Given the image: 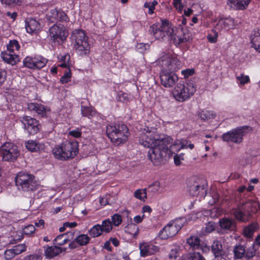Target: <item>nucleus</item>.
<instances>
[{
    "instance_id": "4",
    "label": "nucleus",
    "mask_w": 260,
    "mask_h": 260,
    "mask_svg": "<svg viewBox=\"0 0 260 260\" xmlns=\"http://www.w3.org/2000/svg\"><path fill=\"white\" fill-rule=\"evenodd\" d=\"M33 175L19 172L15 177L16 185L19 190L23 191H33L36 190L39 184Z\"/></svg>"
},
{
    "instance_id": "41",
    "label": "nucleus",
    "mask_w": 260,
    "mask_h": 260,
    "mask_svg": "<svg viewBox=\"0 0 260 260\" xmlns=\"http://www.w3.org/2000/svg\"><path fill=\"white\" fill-rule=\"evenodd\" d=\"M185 221L186 219L184 218H179L170 222L178 232L183 226Z\"/></svg>"
},
{
    "instance_id": "27",
    "label": "nucleus",
    "mask_w": 260,
    "mask_h": 260,
    "mask_svg": "<svg viewBox=\"0 0 260 260\" xmlns=\"http://www.w3.org/2000/svg\"><path fill=\"white\" fill-rule=\"evenodd\" d=\"M211 251L215 257L223 256L225 254L222 244L219 241H214L213 242L211 246Z\"/></svg>"
},
{
    "instance_id": "28",
    "label": "nucleus",
    "mask_w": 260,
    "mask_h": 260,
    "mask_svg": "<svg viewBox=\"0 0 260 260\" xmlns=\"http://www.w3.org/2000/svg\"><path fill=\"white\" fill-rule=\"evenodd\" d=\"M25 28L27 32L31 34L39 28V24L33 18H27L25 20Z\"/></svg>"
},
{
    "instance_id": "23",
    "label": "nucleus",
    "mask_w": 260,
    "mask_h": 260,
    "mask_svg": "<svg viewBox=\"0 0 260 260\" xmlns=\"http://www.w3.org/2000/svg\"><path fill=\"white\" fill-rule=\"evenodd\" d=\"M140 250L141 255L145 257L154 254L158 250V247L144 243L140 244Z\"/></svg>"
},
{
    "instance_id": "18",
    "label": "nucleus",
    "mask_w": 260,
    "mask_h": 260,
    "mask_svg": "<svg viewBox=\"0 0 260 260\" xmlns=\"http://www.w3.org/2000/svg\"><path fill=\"white\" fill-rule=\"evenodd\" d=\"M119 128H121L120 132L117 133L116 135L113 134L115 138L112 142L116 145L125 143L127 140L129 134L128 129L126 125L123 124L119 125Z\"/></svg>"
},
{
    "instance_id": "26",
    "label": "nucleus",
    "mask_w": 260,
    "mask_h": 260,
    "mask_svg": "<svg viewBox=\"0 0 260 260\" xmlns=\"http://www.w3.org/2000/svg\"><path fill=\"white\" fill-rule=\"evenodd\" d=\"M27 109L30 111L35 112L42 116L45 115L46 112V108L43 105L36 103L28 104Z\"/></svg>"
},
{
    "instance_id": "50",
    "label": "nucleus",
    "mask_w": 260,
    "mask_h": 260,
    "mask_svg": "<svg viewBox=\"0 0 260 260\" xmlns=\"http://www.w3.org/2000/svg\"><path fill=\"white\" fill-rule=\"evenodd\" d=\"M236 79L239 81V83L244 85L249 81V78L248 76H244L243 74H240L236 77Z\"/></svg>"
},
{
    "instance_id": "52",
    "label": "nucleus",
    "mask_w": 260,
    "mask_h": 260,
    "mask_svg": "<svg viewBox=\"0 0 260 260\" xmlns=\"http://www.w3.org/2000/svg\"><path fill=\"white\" fill-rule=\"evenodd\" d=\"M190 260H205L204 257L199 252H193L189 254Z\"/></svg>"
},
{
    "instance_id": "54",
    "label": "nucleus",
    "mask_w": 260,
    "mask_h": 260,
    "mask_svg": "<svg viewBox=\"0 0 260 260\" xmlns=\"http://www.w3.org/2000/svg\"><path fill=\"white\" fill-rule=\"evenodd\" d=\"M69 21V18L68 17L67 15L61 10H59V16H58V21L60 22H68Z\"/></svg>"
},
{
    "instance_id": "9",
    "label": "nucleus",
    "mask_w": 260,
    "mask_h": 260,
    "mask_svg": "<svg viewBox=\"0 0 260 260\" xmlns=\"http://www.w3.org/2000/svg\"><path fill=\"white\" fill-rule=\"evenodd\" d=\"M259 208L260 205L258 203L248 202L239 209L235 210L233 212V215L237 220L245 221L246 218V213L256 212Z\"/></svg>"
},
{
    "instance_id": "40",
    "label": "nucleus",
    "mask_w": 260,
    "mask_h": 260,
    "mask_svg": "<svg viewBox=\"0 0 260 260\" xmlns=\"http://www.w3.org/2000/svg\"><path fill=\"white\" fill-rule=\"evenodd\" d=\"M20 46L18 41L16 40H10L9 44L7 45V49L8 52L14 53L15 50H18Z\"/></svg>"
},
{
    "instance_id": "64",
    "label": "nucleus",
    "mask_w": 260,
    "mask_h": 260,
    "mask_svg": "<svg viewBox=\"0 0 260 260\" xmlns=\"http://www.w3.org/2000/svg\"><path fill=\"white\" fill-rule=\"evenodd\" d=\"M64 226L66 227H70V228H74L77 225V223L76 222H67L64 223Z\"/></svg>"
},
{
    "instance_id": "5",
    "label": "nucleus",
    "mask_w": 260,
    "mask_h": 260,
    "mask_svg": "<svg viewBox=\"0 0 260 260\" xmlns=\"http://www.w3.org/2000/svg\"><path fill=\"white\" fill-rule=\"evenodd\" d=\"M72 38L75 40L74 48L80 55H85L89 52L90 46L84 31L75 30L73 33Z\"/></svg>"
},
{
    "instance_id": "60",
    "label": "nucleus",
    "mask_w": 260,
    "mask_h": 260,
    "mask_svg": "<svg viewBox=\"0 0 260 260\" xmlns=\"http://www.w3.org/2000/svg\"><path fill=\"white\" fill-rule=\"evenodd\" d=\"M218 35L217 32H215L214 36H212L211 35H208L207 36V38L208 41L212 43H214L217 41V38Z\"/></svg>"
},
{
    "instance_id": "21",
    "label": "nucleus",
    "mask_w": 260,
    "mask_h": 260,
    "mask_svg": "<svg viewBox=\"0 0 260 260\" xmlns=\"http://www.w3.org/2000/svg\"><path fill=\"white\" fill-rule=\"evenodd\" d=\"M236 25L237 23L233 18H228L220 19L215 28L218 30H221L233 28Z\"/></svg>"
},
{
    "instance_id": "19",
    "label": "nucleus",
    "mask_w": 260,
    "mask_h": 260,
    "mask_svg": "<svg viewBox=\"0 0 260 260\" xmlns=\"http://www.w3.org/2000/svg\"><path fill=\"white\" fill-rule=\"evenodd\" d=\"M178 232L176 227L170 222L159 232V237L162 239H167L174 237Z\"/></svg>"
},
{
    "instance_id": "24",
    "label": "nucleus",
    "mask_w": 260,
    "mask_h": 260,
    "mask_svg": "<svg viewBox=\"0 0 260 260\" xmlns=\"http://www.w3.org/2000/svg\"><path fill=\"white\" fill-rule=\"evenodd\" d=\"M1 57L6 62L12 65L16 64L19 60V56L13 52H2Z\"/></svg>"
},
{
    "instance_id": "63",
    "label": "nucleus",
    "mask_w": 260,
    "mask_h": 260,
    "mask_svg": "<svg viewBox=\"0 0 260 260\" xmlns=\"http://www.w3.org/2000/svg\"><path fill=\"white\" fill-rule=\"evenodd\" d=\"M144 216V215H143L142 216H141L140 215H137V216H135L134 218V221L136 223H141L142 221Z\"/></svg>"
},
{
    "instance_id": "62",
    "label": "nucleus",
    "mask_w": 260,
    "mask_h": 260,
    "mask_svg": "<svg viewBox=\"0 0 260 260\" xmlns=\"http://www.w3.org/2000/svg\"><path fill=\"white\" fill-rule=\"evenodd\" d=\"M6 73L5 71H0V85L6 80Z\"/></svg>"
},
{
    "instance_id": "44",
    "label": "nucleus",
    "mask_w": 260,
    "mask_h": 260,
    "mask_svg": "<svg viewBox=\"0 0 260 260\" xmlns=\"http://www.w3.org/2000/svg\"><path fill=\"white\" fill-rule=\"evenodd\" d=\"M56 244L61 246L70 241V239L66 237V235L63 234L58 236L54 240Z\"/></svg>"
},
{
    "instance_id": "42",
    "label": "nucleus",
    "mask_w": 260,
    "mask_h": 260,
    "mask_svg": "<svg viewBox=\"0 0 260 260\" xmlns=\"http://www.w3.org/2000/svg\"><path fill=\"white\" fill-rule=\"evenodd\" d=\"M101 225L103 232L109 233L112 230V222L109 219L103 221L102 224Z\"/></svg>"
},
{
    "instance_id": "1",
    "label": "nucleus",
    "mask_w": 260,
    "mask_h": 260,
    "mask_svg": "<svg viewBox=\"0 0 260 260\" xmlns=\"http://www.w3.org/2000/svg\"><path fill=\"white\" fill-rule=\"evenodd\" d=\"M155 129L149 130L147 128L146 133H142L139 137V143L145 147L150 148L148 156L154 165L158 166L164 158L166 143L171 140V137L165 135H158L155 133Z\"/></svg>"
},
{
    "instance_id": "57",
    "label": "nucleus",
    "mask_w": 260,
    "mask_h": 260,
    "mask_svg": "<svg viewBox=\"0 0 260 260\" xmlns=\"http://www.w3.org/2000/svg\"><path fill=\"white\" fill-rule=\"evenodd\" d=\"M35 230V228L34 225L30 224L26 226L23 229V233L25 235H29L32 233Z\"/></svg>"
},
{
    "instance_id": "35",
    "label": "nucleus",
    "mask_w": 260,
    "mask_h": 260,
    "mask_svg": "<svg viewBox=\"0 0 260 260\" xmlns=\"http://www.w3.org/2000/svg\"><path fill=\"white\" fill-rule=\"evenodd\" d=\"M258 224L257 223H251L246 227L244 230V234L247 237H251L253 233L258 229Z\"/></svg>"
},
{
    "instance_id": "15",
    "label": "nucleus",
    "mask_w": 260,
    "mask_h": 260,
    "mask_svg": "<svg viewBox=\"0 0 260 260\" xmlns=\"http://www.w3.org/2000/svg\"><path fill=\"white\" fill-rule=\"evenodd\" d=\"M192 39L191 33L186 27L179 24L177 28V32L174 39L176 43L179 44L189 41Z\"/></svg>"
},
{
    "instance_id": "32",
    "label": "nucleus",
    "mask_w": 260,
    "mask_h": 260,
    "mask_svg": "<svg viewBox=\"0 0 260 260\" xmlns=\"http://www.w3.org/2000/svg\"><path fill=\"white\" fill-rule=\"evenodd\" d=\"M119 125H109L107 126L106 133L108 137L111 139V141L113 140L115 137L113 134H117V133L120 132L121 128H119Z\"/></svg>"
},
{
    "instance_id": "13",
    "label": "nucleus",
    "mask_w": 260,
    "mask_h": 260,
    "mask_svg": "<svg viewBox=\"0 0 260 260\" xmlns=\"http://www.w3.org/2000/svg\"><path fill=\"white\" fill-rule=\"evenodd\" d=\"M205 182L197 177H191L188 180L187 188L188 192L192 196H197L205 189Z\"/></svg>"
},
{
    "instance_id": "2",
    "label": "nucleus",
    "mask_w": 260,
    "mask_h": 260,
    "mask_svg": "<svg viewBox=\"0 0 260 260\" xmlns=\"http://www.w3.org/2000/svg\"><path fill=\"white\" fill-rule=\"evenodd\" d=\"M78 143L77 141H66L60 145L55 147L52 153L55 158L67 160L74 158L78 153Z\"/></svg>"
},
{
    "instance_id": "46",
    "label": "nucleus",
    "mask_w": 260,
    "mask_h": 260,
    "mask_svg": "<svg viewBox=\"0 0 260 260\" xmlns=\"http://www.w3.org/2000/svg\"><path fill=\"white\" fill-rule=\"evenodd\" d=\"M146 189H137L134 192V196L137 199L142 200L147 198Z\"/></svg>"
},
{
    "instance_id": "37",
    "label": "nucleus",
    "mask_w": 260,
    "mask_h": 260,
    "mask_svg": "<svg viewBox=\"0 0 260 260\" xmlns=\"http://www.w3.org/2000/svg\"><path fill=\"white\" fill-rule=\"evenodd\" d=\"M103 233L102 229H101V225L99 224H97L94 225L89 231V235L93 238H95L100 236Z\"/></svg>"
},
{
    "instance_id": "8",
    "label": "nucleus",
    "mask_w": 260,
    "mask_h": 260,
    "mask_svg": "<svg viewBox=\"0 0 260 260\" xmlns=\"http://www.w3.org/2000/svg\"><path fill=\"white\" fill-rule=\"evenodd\" d=\"M251 130V127L248 126H239L223 134L222 139L225 142L240 143L243 140L244 135Z\"/></svg>"
},
{
    "instance_id": "51",
    "label": "nucleus",
    "mask_w": 260,
    "mask_h": 260,
    "mask_svg": "<svg viewBox=\"0 0 260 260\" xmlns=\"http://www.w3.org/2000/svg\"><path fill=\"white\" fill-rule=\"evenodd\" d=\"M4 255L5 259L7 260H11L16 256L15 252H14L12 248L6 250Z\"/></svg>"
},
{
    "instance_id": "59",
    "label": "nucleus",
    "mask_w": 260,
    "mask_h": 260,
    "mask_svg": "<svg viewBox=\"0 0 260 260\" xmlns=\"http://www.w3.org/2000/svg\"><path fill=\"white\" fill-rule=\"evenodd\" d=\"M69 134L73 137L79 138L81 136V132L79 129H77L70 131Z\"/></svg>"
},
{
    "instance_id": "53",
    "label": "nucleus",
    "mask_w": 260,
    "mask_h": 260,
    "mask_svg": "<svg viewBox=\"0 0 260 260\" xmlns=\"http://www.w3.org/2000/svg\"><path fill=\"white\" fill-rule=\"evenodd\" d=\"M71 73L70 70L66 72L63 76L60 78V82L62 83H66L70 81Z\"/></svg>"
},
{
    "instance_id": "12",
    "label": "nucleus",
    "mask_w": 260,
    "mask_h": 260,
    "mask_svg": "<svg viewBox=\"0 0 260 260\" xmlns=\"http://www.w3.org/2000/svg\"><path fill=\"white\" fill-rule=\"evenodd\" d=\"M256 246H260V234H258L256 237L255 241L253 244L252 251H247L246 252L245 248L244 246L240 244L235 246L233 250L234 258L236 259H241L245 256L248 258L252 257L255 254Z\"/></svg>"
},
{
    "instance_id": "34",
    "label": "nucleus",
    "mask_w": 260,
    "mask_h": 260,
    "mask_svg": "<svg viewBox=\"0 0 260 260\" xmlns=\"http://www.w3.org/2000/svg\"><path fill=\"white\" fill-rule=\"evenodd\" d=\"M125 231L133 235L134 238H136L139 234V228L136 224L133 223H131L126 226Z\"/></svg>"
},
{
    "instance_id": "61",
    "label": "nucleus",
    "mask_w": 260,
    "mask_h": 260,
    "mask_svg": "<svg viewBox=\"0 0 260 260\" xmlns=\"http://www.w3.org/2000/svg\"><path fill=\"white\" fill-rule=\"evenodd\" d=\"M144 7L149 9L148 13L152 14L153 13V10L155 9L154 7L151 4V3L146 2L144 4Z\"/></svg>"
},
{
    "instance_id": "39",
    "label": "nucleus",
    "mask_w": 260,
    "mask_h": 260,
    "mask_svg": "<svg viewBox=\"0 0 260 260\" xmlns=\"http://www.w3.org/2000/svg\"><path fill=\"white\" fill-rule=\"evenodd\" d=\"M3 5L10 8L20 6L23 0H0Z\"/></svg>"
},
{
    "instance_id": "55",
    "label": "nucleus",
    "mask_w": 260,
    "mask_h": 260,
    "mask_svg": "<svg viewBox=\"0 0 260 260\" xmlns=\"http://www.w3.org/2000/svg\"><path fill=\"white\" fill-rule=\"evenodd\" d=\"M216 228V223L214 222L210 221L206 225L205 232L210 233L215 230Z\"/></svg>"
},
{
    "instance_id": "38",
    "label": "nucleus",
    "mask_w": 260,
    "mask_h": 260,
    "mask_svg": "<svg viewBox=\"0 0 260 260\" xmlns=\"http://www.w3.org/2000/svg\"><path fill=\"white\" fill-rule=\"evenodd\" d=\"M90 239V238L87 235L81 234L75 238V241L79 245L83 246L87 245Z\"/></svg>"
},
{
    "instance_id": "11",
    "label": "nucleus",
    "mask_w": 260,
    "mask_h": 260,
    "mask_svg": "<svg viewBox=\"0 0 260 260\" xmlns=\"http://www.w3.org/2000/svg\"><path fill=\"white\" fill-rule=\"evenodd\" d=\"M49 36L51 41L60 44L66 40L68 32L63 25L54 24L50 28Z\"/></svg>"
},
{
    "instance_id": "43",
    "label": "nucleus",
    "mask_w": 260,
    "mask_h": 260,
    "mask_svg": "<svg viewBox=\"0 0 260 260\" xmlns=\"http://www.w3.org/2000/svg\"><path fill=\"white\" fill-rule=\"evenodd\" d=\"M81 113L83 116L89 117L94 114V111L92 108L88 106H81Z\"/></svg>"
},
{
    "instance_id": "48",
    "label": "nucleus",
    "mask_w": 260,
    "mask_h": 260,
    "mask_svg": "<svg viewBox=\"0 0 260 260\" xmlns=\"http://www.w3.org/2000/svg\"><path fill=\"white\" fill-rule=\"evenodd\" d=\"M133 96L126 93H121L118 95V100L123 103L129 102L132 100Z\"/></svg>"
},
{
    "instance_id": "10",
    "label": "nucleus",
    "mask_w": 260,
    "mask_h": 260,
    "mask_svg": "<svg viewBox=\"0 0 260 260\" xmlns=\"http://www.w3.org/2000/svg\"><path fill=\"white\" fill-rule=\"evenodd\" d=\"M0 155L5 161H13L19 155L17 146L10 142L4 143L0 148Z\"/></svg>"
},
{
    "instance_id": "3",
    "label": "nucleus",
    "mask_w": 260,
    "mask_h": 260,
    "mask_svg": "<svg viewBox=\"0 0 260 260\" xmlns=\"http://www.w3.org/2000/svg\"><path fill=\"white\" fill-rule=\"evenodd\" d=\"M196 91V87L192 81L178 83L173 91L175 99L179 102H184L191 97Z\"/></svg>"
},
{
    "instance_id": "33",
    "label": "nucleus",
    "mask_w": 260,
    "mask_h": 260,
    "mask_svg": "<svg viewBox=\"0 0 260 260\" xmlns=\"http://www.w3.org/2000/svg\"><path fill=\"white\" fill-rule=\"evenodd\" d=\"M198 115L203 121H206L214 118L216 114L212 111L202 110L198 112Z\"/></svg>"
},
{
    "instance_id": "45",
    "label": "nucleus",
    "mask_w": 260,
    "mask_h": 260,
    "mask_svg": "<svg viewBox=\"0 0 260 260\" xmlns=\"http://www.w3.org/2000/svg\"><path fill=\"white\" fill-rule=\"evenodd\" d=\"M59 11V10L57 9L50 10L48 15L50 21L52 22H54L55 21H58Z\"/></svg>"
},
{
    "instance_id": "58",
    "label": "nucleus",
    "mask_w": 260,
    "mask_h": 260,
    "mask_svg": "<svg viewBox=\"0 0 260 260\" xmlns=\"http://www.w3.org/2000/svg\"><path fill=\"white\" fill-rule=\"evenodd\" d=\"M181 73L184 76V77L185 78H187L189 76L192 75L194 74V71L193 69H188L182 70Z\"/></svg>"
},
{
    "instance_id": "14",
    "label": "nucleus",
    "mask_w": 260,
    "mask_h": 260,
    "mask_svg": "<svg viewBox=\"0 0 260 260\" xmlns=\"http://www.w3.org/2000/svg\"><path fill=\"white\" fill-rule=\"evenodd\" d=\"M47 60L42 56L37 57H31L27 56L23 60V64L25 67L31 69H40L44 67Z\"/></svg>"
},
{
    "instance_id": "31",
    "label": "nucleus",
    "mask_w": 260,
    "mask_h": 260,
    "mask_svg": "<svg viewBox=\"0 0 260 260\" xmlns=\"http://www.w3.org/2000/svg\"><path fill=\"white\" fill-rule=\"evenodd\" d=\"M230 6L234 9L243 10L248 5L249 2L246 0H229Z\"/></svg>"
},
{
    "instance_id": "47",
    "label": "nucleus",
    "mask_w": 260,
    "mask_h": 260,
    "mask_svg": "<svg viewBox=\"0 0 260 260\" xmlns=\"http://www.w3.org/2000/svg\"><path fill=\"white\" fill-rule=\"evenodd\" d=\"M26 247L25 244H18L13 247L12 249L16 255H18L26 250Z\"/></svg>"
},
{
    "instance_id": "6",
    "label": "nucleus",
    "mask_w": 260,
    "mask_h": 260,
    "mask_svg": "<svg viewBox=\"0 0 260 260\" xmlns=\"http://www.w3.org/2000/svg\"><path fill=\"white\" fill-rule=\"evenodd\" d=\"M156 39H163L165 37L173 36L174 29L167 20H163L161 23H155L151 25L149 30Z\"/></svg>"
},
{
    "instance_id": "36",
    "label": "nucleus",
    "mask_w": 260,
    "mask_h": 260,
    "mask_svg": "<svg viewBox=\"0 0 260 260\" xmlns=\"http://www.w3.org/2000/svg\"><path fill=\"white\" fill-rule=\"evenodd\" d=\"M187 243L193 249H199L201 248L200 240L198 237L191 236L187 240Z\"/></svg>"
},
{
    "instance_id": "30",
    "label": "nucleus",
    "mask_w": 260,
    "mask_h": 260,
    "mask_svg": "<svg viewBox=\"0 0 260 260\" xmlns=\"http://www.w3.org/2000/svg\"><path fill=\"white\" fill-rule=\"evenodd\" d=\"M62 252L61 248L56 246L48 247L45 250V256L49 258L53 257Z\"/></svg>"
},
{
    "instance_id": "20",
    "label": "nucleus",
    "mask_w": 260,
    "mask_h": 260,
    "mask_svg": "<svg viewBox=\"0 0 260 260\" xmlns=\"http://www.w3.org/2000/svg\"><path fill=\"white\" fill-rule=\"evenodd\" d=\"M172 138H171L170 141L167 143H165V145L167 151H166V154L164 155V158L167 155L169 157H170L173 154H175L176 152H178V151L181 149V147H185V146L184 145H181V141L177 140L175 141L173 144L171 145L169 148L168 145L171 144V143L172 142Z\"/></svg>"
},
{
    "instance_id": "56",
    "label": "nucleus",
    "mask_w": 260,
    "mask_h": 260,
    "mask_svg": "<svg viewBox=\"0 0 260 260\" xmlns=\"http://www.w3.org/2000/svg\"><path fill=\"white\" fill-rule=\"evenodd\" d=\"M174 7L178 10L180 12H181L183 7L181 0H173Z\"/></svg>"
},
{
    "instance_id": "25",
    "label": "nucleus",
    "mask_w": 260,
    "mask_h": 260,
    "mask_svg": "<svg viewBox=\"0 0 260 260\" xmlns=\"http://www.w3.org/2000/svg\"><path fill=\"white\" fill-rule=\"evenodd\" d=\"M26 148L31 152H36L42 150L45 146L43 143H40L36 141L28 140L25 142Z\"/></svg>"
},
{
    "instance_id": "29",
    "label": "nucleus",
    "mask_w": 260,
    "mask_h": 260,
    "mask_svg": "<svg viewBox=\"0 0 260 260\" xmlns=\"http://www.w3.org/2000/svg\"><path fill=\"white\" fill-rule=\"evenodd\" d=\"M251 43L252 44V47L255 48L256 50L258 52V49L260 47L259 40H260V32H259V29H254L250 37Z\"/></svg>"
},
{
    "instance_id": "22",
    "label": "nucleus",
    "mask_w": 260,
    "mask_h": 260,
    "mask_svg": "<svg viewBox=\"0 0 260 260\" xmlns=\"http://www.w3.org/2000/svg\"><path fill=\"white\" fill-rule=\"evenodd\" d=\"M219 225L224 231H234L236 228L235 221L233 219L223 218L219 221Z\"/></svg>"
},
{
    "instance_id": "7",
    "label": "nucleus",
    "mask_w": 260,
    "mask_h": 260,
    "mask_svg": "<svg viewBox=\"0 0 260 260\" xmlns=\"http://www.w3.org/2000/svg\"><path fill=\"white\" fill-rule=\"evenodd\" d=\"M157 63L161 67V70L172 73L179 70L182 66L181 61L177 57L166 53L158 59Z\"/></svg>"
},
{
    "instance_id": "49",
    "label": "nucleus",
    "mask_w": 260,
    "mask_h": 260,
    "mask_svg": "<svg viewBox=\"0 0 260 260\" xmlns=\"http://www.w3.org/2000/svg\"><path fill=\"white\" fill-rule=\"evenodd\" d=\"M112 220L114 225L118 226L122 222V217L120 215L115 214L112 216Z\"/></svg>"
},
{
    "instance_id": "17",
    "label": "nucleus",
    "mask_w": 260,
    "mask_h": 260,
    "mask_svg": "<svg viewBox=\"0 0 260 260\" xmlns=\"http://www.w3.org/2000/svg\"><path fill=\"white\" fill-rule=\"evenodd\" d=\"M21 121L29 134L34 135L39 131V122L36 119L24 116L21 118Z\"/></svg>"
},
{
    "instance_id": "16",
    "label": "nucleus",
    "mask_w": 260,
    "mask_h": 260,
    "mask_svg": "<svg viewBox=\"0 0 260 260\" xmlns=\"http://www.w3.org/2000/svg\"><path fill=\"white\" fill-rule=\"evenodd\" d=\"M160 78L161 84L168 88L173 87L178 80V76L174 73L162 70L160 73Z\"/></svg>"
}]
</instances>
